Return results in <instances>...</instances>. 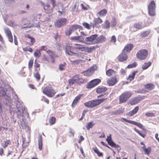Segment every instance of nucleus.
<instances>
[{
  "label": "nucleus",
  "mask_w": 159,
  "mask_h": 159,
  "mask_svg": "<svg viewBox=\"0 0 159 159\" xmlns=\"http://www.w3.org/2000/svg\"><path fill=\"white\" fill-rule=\"evenodd\" d=\"M93 22L94 24L93 25V27H98V25L102 22V20L100 18L98 17L94 19Z\"/></svg>",
  "instance_id": "5701e85b"
},
{
  "label": "nucleus",
  "mask_w": 159,
  "mask_h": 159,
  "mask_svg": "<svg viewBox=\"0 0 159 159\" xmlns=\"http://www.w3.org/2000/svg\"><path fill=\"white\" fill-rule=\"evenodd\" d=\"M143 99V98L141 96H138L130 99L129 102V104L132 105H135L139 103Z\"/></svg>",
  "instance_id": "f8f14e48"
},
{
  "label": "nucleus",
  "mask_w": 159,
  "mask_h": 159,
  "mask_svg": "<svg viewBox=\"0 0 159 159\" xmlns=\"http://www.w3.org/2000/svg\"><path fill=\"white\" fill-rule=\"evenodd\" d=\"M38 146L39 149L40 150H42L43 149V142L42 136L41 134L39 135Z\"/></svg>",
  "instance_id": "c756f323"
},
{
  "label": "nucleus",
  "mask_w": 159,
  "mask_h": 159,
  "mask_svg": "<svg viewBox=\"0 0 159 159\" xmlns=\"http://www.w3.org/2000/svg\"><path fill=\"white\" fill-rule=\"evenodd\" d=\"M139 107L138 106H137L135 107L132 110L128 112L126 114V115H127L129 117L132 116L135 114H136L139 111Z\"/></svg>",
  "instance_id": "6ab92c4d"
},
{
  "label": "nucleus",
  "mask_w": 159,
  "mask_h": 159,
  "mask_svg": "<svg viewBox=\"0 0 159 159\" xmlns=\"http://www.w3.org/2000/svg\"><path fill=\"white\" fill-rule=\"evenodd\" d=\"M145 153L149 155L150 154L151 151V148L150 147H148L147 148H144V150L143 151Z\"/></svg>",
  "instance_id": "79ce46f5"
},
{
  "label": "nucleus",
  "mask_w": 159,
  "mask_h": 159,
  "mask_svg": "<svg viewBox=\"0 0 159 159\" xmlns=\"http://www.w3.org/2000/svg\"><path fill=\"white\" fill-rule=\"evenodd\" d=\"M42 60L48 62L49 61L48 58L45 55H43L42 57Z\"/></svg>",
  "instance_id": "052dcab7"
},
{
  "label": "nucleus",
  "mask_w": 159,
  "mask_h": 159,
  "mask_svg": "<svg viewBox=\"0 0 159 159\" xmlns=\"http://www.w3.org/2000/svg\"><path fill=\"white\" fill-rule=\"evenodd\" d=\"M155 88V85L152 83L147 84L144 85V88L147 90V92L153 90Z\"/></svg>",
  "instance_id": "412c9836"
},
{
  "label": "nucleus",
  "mask_w": 159,
  "mask_h": 159,
  "mask_svg": "<svg viewBox=\"0 0 159 159\" xmlns=\"http://www.w3.org/2000/svg\"><path fill=\"white\" fill-rule=\"evenodd\" d=\"M86 82L85 79L80 77L79 75H76L74 76L72 79H70L69 81V84L72 85L75 83L79 85L84 84Z\"/></svg>",
  "instance_id": "20e7f679"
},
{
  "label": "nucleus",
  "mask_w": 159,
  "mask_h": 159,
  "mask_svg": "<svg viewBox=\"0 0 159 159\" xmlns=\"http://www.w3.org/2000/svg\"><path fill=\"white\" fill-rule=\"evenodd\" d=\"M41 55V53L39 51L36 50L34 52V56L37 58H39Z\"/></svg>",
  "instance_id": "c03bdc74"
},
{
  "label": "nucleus",
  "mask_w": 159,
  "mask_h": 159,
  "mask_svg": "<svg viewBox=\"0 0 159 159\" xmlns=\"http://www.w3.org/2000/svg\"><path fill=\"white\" fill-rule=\"evenodd\" d=\"M25 37L27 41H29L30 42L27 43L30 46H32L35 42V38L31 36L30 34H26L25 36Z\"/></svg>",
  "instance_id": "dca6fc26"
},
{
  "label": "nucleus",
  "mask_w": 159,
  "mask_h": 159,
  "mask_svg": "<svg viewBox=\"0 0 159 159\" xmlns=\"http://www.w3.org/2000/svg\"><path fill=\"white\" fill-rule=\"evenodd\" d=\"M116 41V38L115 35L112 36L111 38L110 42L111 43H115Z\"/></svg>",
  "instance_id": "6e6d98bb"
},
{
  "label": "nucleus",
  "mask_w": 159,
  "mask_h": 159,
  "mask_svg": "<svg viewBox=\"0 0 159 159\" xmlns=\"http://www.w3.org/2000/svg\"><path fill=\"white\" fill-rule=\"evenodd\" d=\"M138 72V70L134 71L132 72L131 74L129 75L127 78L128 80H129V81H131L133 80L135 76V75L136 73H137Z\"/></svg>",
  "instance_id": "2f4dec72"
},
{
  "label": "nucleus",
  "mask_w": 159,
  "mask_h": 159,
  "mask_svg": "<svg viewBox=\"0 0 159 159\" xmlns=\"http://www.w3.org/2000/svg\"><path fill=\"white\" fill-rule=\"evenodd\" d=\"M74 47L73 46L70 45H66V46L65 51L66 54L70 55H75L79 58H83L84 54L83 53H80L79 54L74 52L75 50Z\"/></svg>",
  "instance_id": "39448f33"
},
{
  "label": "nucleus",
  "mask_w": 159,
  "mask_h": 159,
  "mask_svg": "<svg viewBox=\"0 0 159 159\" xmlns=\"http://www.w3.org/2000/svg\"><path fill=\"white\" fill-rule=\"evenodd\" d=\"M101 143L103 146L107 147V148H110V149H111V148L110 147H109L107 144H106V143H104V142H102V141H101Z\"/></svg>",
  "instance_id": "680f3d73"
},
{
  "label": "nucleus",
  "mask_w": 159,
  "mask_h": 159,
  "mask_svg": "<svg viewBox=\"0 0 159 159\" xmlns=\"http://www.w3.org/2000/svg\"><path fill=\"white\" fill-rule=\"evenodd\" d=\"M70 61L71 63V64L72 65H77L80 63L82 61V60L80 59L74 61L70 60Z\"/></svg>",
  "instance_id": "ea45409f"
},
{
  "label": "nucleus",
  "mask_w": 159,
  "mask_h": 159,
  "mask_svg": "<svg viewBox=\"0 0 159 159\" xmlns=\"http://www.w3.org/2000/svg\"><path fill=\"white\" fill-rule=\"evenodd\" d=\"M120 120L121 121L123 122L125 121L126 122L129 123L131 124H132L135 125L137 126L139 128L143 129H144V128H143L144 126L140 123L137 122H136L135 121H134L133 120H128L125 118H123V117H122L120 118Z\"/></svg>",
  "instance_id": "9b49d317"
},
{
  "label": "nucleus",
  "mask_w": 159,
  "mask_h": 159,
  "mask_svg": "<svg viewBox=\"0 0 159 159\" xmlns=\"http://www.w3.org/2000/svg\"><path fill=\"white\" fill-rule=\"evenodd\" d=\"M98 35L97 34H94L91 35L90 36L87 37L85 39V40L87 42H92L95 39L97 38Z\"/></svg>",
  "instance_id": "b1692460"
},
{
  "label": "nucleus",
  "mask_w": 159,
  "mask_h": 159,
  "mask_svg": "<svg viewBox=\"0 0 159 159\" xmlns=\"http://www.w3.org/2000/svg\"><path fill=\"white\" fill-rule=\"evenodd\" d=\"M35 77L37 79V80L39 81L40 79V75L39 73V72H36V73L35 74Z\"/></svg>",
  "instance_id": "4d7b16f0"
},
{
  "label": "nucleus",
  "mask_w": 159,
  "mask_h": 159,
  "mask_svg": "<svg viewBox=\"0 0 159 159\" xmlns=\"http://www.w3.org/2000/svg\"><path fill=\"white\" fill-rule=\"evenodd\" d=\"M110 23L108 20H106L104 23L103 27L104 29H108L110 28Z\"/></svg>",
  "instance_id": "58836bf2"
},
{
  "label": "nucleus",
  "mask_w": 159,
  "mask_h": 159,
  "mask_svg": "<svg viewBox=\"0 0 159 159\" xmlns=\"http://www.w3.org/2000/svg\"><path fill=\"white\" fill-rule=\"evenodd\" d=\"M11 143V142L10 140H7L3 142V143L2 144V145L4 148H5L8 147V145H10Z\"/></svg>",
  "instance_id": "473e14b6"
},
{
  "label": "nucleus",
  "mask_w": 159,
  "mask_h": 159,
  "mask_svg": "<svg viewBox=\"0 0 159 159\" xmlns=\"http://www.w3.org/2000/svg\"><path fill=\"white\" fill-rule=\"evenodd\" d=\"M142 23L141 22L135 23L133 25L134 28L136 29L135 31L141 29L143 28Z\"/></svg>",
  "instance_id": "bb28decb"
},
{
  "label": "nucleus",
  "mask_w": 159,
  "mask_h": 159,
  "mask_svg": "<svg viewBox=\"0 0 159 159\" xmlns=\"http://www.w3.org/2000/svg\"><path fill=\"white\" fill-rule=\"evenodd\" d=\"M106 140L108 145L111 147L116 148H120V146L116 144L112 140L111 134L107 137Z\"/></svg>",
  "instance_id": "ddd939ff"
},
{
  "label": "nucleus",
  "mask_w": 159,
  "mask_h": 159,
  "mask_svg": "<svg viewBox=\"0 0 159 159\" xmlns=\"http://www.w3.org/2000/svg\"><path fill=\"white\" fill-rule=\"evenodd\" d=\"M66 65V62H64L63 64H61L59 65V69L60 70H65Z\"/></svg>",
  "instance_id": "a18cd8bd"
},
{
  "label": "nucleus",
  "mask_w": 159,
  "mask_h": 159,
  "mask_svg": "<svg viewBox=\"0 0 159 159\" xmlns=\"http://www.w3.org/2000/svg\"><path fill=\"white\" fill-rule=\"evenodd\" d=\"M118 82L117 76H113L109 79L107 81V83L110 86L114 85Z\"/></svg>",
  "instance_id": "2eb2a0df"
},
{
  "label": "nucleus",
  "mask_w": 159,
  "mask_h": 159,
  "mask_svg": "<svg viewBox=\"0 0 159 159\" xmlns=\"http://www.w3.org/2000/svg\"><path fill=\"white\" fill-rule=\"evenodd\" d=\"M117 72L111 69H109L106 71V75L108 77H111L112 76H117Z\"/></svg>",
  "instance_id": "f3484780"
},
{
  "label": "nucleus",
  "mask_w": 159,
  "mask_h": 159,
  "mask_svg": "<svg viewBox=\"0 0 159 159\" xmlns=\"http://www.w3.org/2000/svg\"><path fill=\"white\" fill-rule=\"evenodd\" d=\"M94 70L93 69V67H90L89 69H88L87 70L84 72V74L86 75L89 76L91 75V72H93Z\"/></svg>",
  "instance_id": "e433bc0d"
},
{
  "label": "nucleus",
  "mask_w": 159,
  "mask_h": 159,
  "mask_svg": "<svg viewBox=\"0 0 159 159\" xmlns=\"http://www.w3.org/2000/svg\"><path fill=\"white\" fill-rule=\"evenodd\" d=\"M111 26L112 27L115 26L117 25L116 19L115 18H113L112 20L111 21Z\"/></svg>",
  "instance_id": "49530a36"
},
{
  "label": "nucleus",
  "mask_w": 159,
  "mask_h": 159,
  "mask_svg": "<svg viewBox=\"0 0 159 159\" xmlns=\"http://www.w3.org/2000/svg\"><path fill=\"white\" fill-rule=\"evenodd\" d=\"M83 25L86 29L90 30L91 28V25H90L89 24L84 22L82 23Z\"/></svg>",
  "instance_id": "603ef678"
},
{
  "label": "nucleus",
  "mask_w": 159,
  "mask_h": 159,
  "mask_svg": "<svg viewBox=\"0 0 159 159\" xmlns=\"http://www.w3.org/2000/svg\"><path fill=\"white\" fill-rule=\"evenodd\" d=\"M36 60H35L34 64V66L35 68H38L40 66V64H39L38 62H36Z\"/></svg>",
  "instance_id": "0e129e2a"
},
{
  "label": "nucleus",
  "mask_w": 159,
  "mask_h": 159,
  "mask_svg": "<svg viewBox=\"0 0 159 159\" xmlns=\"http://www.w3.org/2000/svg\"><path fill=\"white\" fill-rule=\"evenodd\" d=\"M74 46L75 49H78L82 51H84L85 46L83 45L75 44Z\"/></svg>",
  "instance_id": "c85d7f7f"
},
{
  "label": "nucleus",
  "mask_w": 159,
  "mask_h": 159,
  "mask_svg": "<svg viewBox=\"0 0 159 159\" xmlns=\"http://www.w3.org/2000/svg\"><path fill=\"white\" fill-rule=\"evenodd\" d=\"M70 39L74 41H79L81 42H83L84 41V39L81 36L71 37Z\"/></svg>",
  "instance_id": "a878e982"
},
{
  "label": "nucleus",
  "mask_w": 159,
  "mask_h": 159,
  "mask_svg": "<svg viewBox=\"0 0 159 159\" xmlns=\"http://www.w3.org/2000/svg\"><path fill=\"white\" fill-rule=\"evenodd\" d=\"M42 101H44L45 102H46L47 104L49 103V100L46 97L44 96H42Z\"/></svg>",
  "instance_id": "bf43d9fd"
},
{
  "label": "nucleus",
  "mask_w": 159,
  "mask_h": 159,
  "mask_svg": "<svg viewBox=\"0 0 159 159\" xmlns=\"http://www.w3.org/2000/svg\"><path fill=\"white\" fill-rule=\"evenodd\" d=\"M83 95V94H80L78 95L73 100L72 103V106L75 107Z\"/></svg>",
  "instance_id": "aec40b11"
},
{
  "label": "nucleus",
  "mask_w": 159,
  "mask_h": 159,
  "mask_svg": "<svg viewBox=\"0 0 159 159\" xmlns=\"http://www.w3.org/2000/svg\"><path fill=\"white\" fill-rule=\"evenodd\" d=\"M41 5L43 7L45 12L47 14H52L54 8L56 5L55 0H48L46 4L40 1Z\"/></svg>",
  "instance_id": "f257e3e1"
},
{
  "label": "nucleus",
  "mask_w": 159,
  "mask_h": 159,
  "mask_svg": "<svg viewBox=\"0 0 159 159\" xmlns=\"http://www.w3.org/2000/svg\"><path fill=\"white\" fill-rule=\"evenodd\" d=\"M43 92L44 94L49 98L53 97L56 93L55 90L51 85L46 86L43 89Z\"/></svg>",
  "instance_id": "0eeeda50"
},
{
  "label": "nucleus",
  "mask_w": 159,
  "mask_h": 159,
  "mask_svg": "<svg viewBox=\"0 0 159 159\" xmlns=\"http://www.w3.org/2000/svg\"><path fill=\"white\" fill-rule=\"evenodd\" d=\"M56 121V119L55 117H52L50 118L49 123L50 125H51L55 123Z\"/></svg>",
  "instance_id": "a19ab883"
},
{
  "label": "nucleus",
  "mask_w": 159,
  "mask_h": 159,
  "mask_svg": "<svg viewBox=\"0 0 159 159\" xmlns=\"http://www.w3.org/2000/svg\"><path fill=\"white\" fill-rule=\"evenodd\" d=\"M78 29V25H73L70 28V30L69 31V34L68 35H70L72 31H74L75 30Z\"/></svg>",
  "instance_id": "f704fd0d"
},
{
  "label": "nucleus",
  "mask_w": 159,
  "mask_h": 159,
  "mask_svg": "<svg viewBox=\"0 0 159 159\" xmlns=\"http://www.w3.org/2000/svg\"><path fill=\"white\" fill-rule=\"evenodd\" d=\"M107 99V98H102L90 101L85 102L84 105L88 107H93L99 105Z\"/></svg>",
  "instance_id": "f03ea898"
},
{
  "label": "nucleus",
  "mask_w": 159,
  "mask_h": 159,
  "mask_svg": "<svg viewBox=\"0 0 159 159\" xmlns=\"http://www.w3.org/2000/svg\"><path fill=\"white\" fill-rule=\"evenodd\" d=\"M47 46H42L40 47V50L41 51H46L47 50Z\"/></svg>",
  "instance_id": "69168bd1"
},
{
  "label": "nucleus",
  "mask_w": 159,
  "mask_h": 159,
  "mask_svg": "<svg viewBox=\"0 0 159 159\" xmlns=\"http://www.w3.org/2000/svg\"><path fill=\"white\" fill-rule=\"evenodd\" d=\"M106 40V38L105 37L102 35H100L99 37L97 38L96 39V42L95 43H102L105 42Z\"/></svg>",
  "instance_id": "393cba45"
},
{
  "label": "nucleus",
  "mask_w": 159,
  "mask_h": 159,
  "mask_svg": "<svg viewBox=\"0 0 159 159\" xmlns=\"http://www.w3.org/2000/svg\"><path fill=\"white\" fill-rule=\"evenodd\" d=\"M5 32L7 36L12 35L10 29L8 28H6L5 29Z\"/></svg>",
  "instance_id": "5fc2aeb1"
},
{
  "label": "nucleus",
  "mask_w": 159,
  "mask_h": 159,
  "mask_svg": "<svg viewBox=\"0 0 159 159\" xmlns=\"http://www.w3.org/2000/svg\"><path fill=\"white\" fill-rule=\"evenodd\" d=\"M108 90V88L104 86H98L96 89V92L98 94L104 93Z\"/></svg>",
  "instance_id": "a211bd4d"
},
{
  "label": "nucleus",
  "mask_w": 159,
  "mask_h": 159,
  "mask_svg": "<svg viewBox=\"0 0 159 159\" xmlns=\"http://www.w3.org/2000/svg\"><path fill=\"white\" fill-rule=\"evenodd\" d=\"M94 125V124L93 123V122H90L87 124L86 127L88 130H89Z\"/></svg>",
  "instance_id": "de8ad7c7"
},
{
  "label": "nucleus",
  "mask_w": 159,
  "mask_h": 159,
  "mask_svg": "<svg viewBox=\"0 0 159 159\" xmlns=\"http://www.w3.org/2000/svg\"><path fill=\"white\" fill-rule=\"evenodd\" d=\"M99 47L98 45H96L90 48L85 47L84 51H86L88 53L91 52L93 50H95L96 48Z\"/></svg>",
  "instance_id": "cd10ccee"
},
{
  "label": "nucleus",
  "mask_w": 159,
  "mask_h": 159,
  "mask_svg": "<svg viewBox=\"0 0 159 159\" xmlns=\"http://www.w3.org/2000/svg\"><path fill=\"white\" fill-rule=\"evenodd\" d=\"M34 59L32 58L29 61L28 63V68L29 69H31L32 68L33 64Z\"/></svg>",
  "instance_id": "3c124183"
},
{
  "label": "nucleus",
  "mask_w": 159,
  "mask_h": 159,
  "mask_svg": "<svg viewBox=\"0 0 159 159\" xmlns=\"http://www.w3.org/2000/svg\"><path fill=\"white\" fill-rule=\"evenodd\" d=\"M116 112L118 113V114L123 113L124 112V110L122 109H119L117 110Z\"/></svg>",
  "instance_id": "338daca9"
},
{
  "label": "nucleus",
  "mask_w": 159,
  "mask_h": 159,
  "mask_svg": "<svg viewBox=\"0 0 159 159\" xmlns=\"http://www.w3.org/2000/svg\"><path fill=\"white\" fill-rule=\"evenodd\" d=\"M46 52L50 55L52 58H53V56L55 54L54 52L49 49L47 50Z\"/></svg>",
  "instance_id": "09e8293b"
},
{
  "label": "nucleus",
  "mask_w": 159,
  "mask_h": 159,
  "mask_svg": "<svg viewBox=\"0 0 159 159\" xmlns=\"http://www.w3.org/2000/svg\"><path fill=\"white\" fill-rule=\"evenodd\" d=\"M101 82V80L99 79H96L89 82L86 86L88 89H91L98 85Z\"/></svg>",
  "instance_id": "9d476101"
},
{
  "label": "nucleus",
  "mask_w": 159,
  "mask_h": 159,
  "mask_svg": "<svg viewBox=\"0 0 159 159\" xmlns=\"http://www.w3.org/2000/svg\"><path fill=\"white\" fill-rule=\"evenodd\" d=\"M148 52L146 49H142L139 50L136 54V57L140 60H144L148 57Z\"/></svg>",
  "instance_id": "423d86ee"
},
{
  "label": "nucleus",
  "mask_w": 159,
  "mask_h": 159,
  "mask_svg": "<svg viewBox=\"0 0 159 159\" xmlns=\"http://www.w3.org/2000/svg\"><path fill=\"white\" fill-rule=\"evenodd\" d=\"M7 37H8L9 41L11 42H12L13 41V39L12 35H10L7 36Z\"/></svg>",
  "instance_id": "e2e57ef3"
},
{
  "label": "nucleus",
  "mask_w": 159,
  "mask_h": 159,
  "mask_svg": "<svg viewBox=\"0 0 159 159\" xmlns=\"http://www.w3.org/2000/svg\"><path fill=\"white\" fill-rule=\"evenodd\" d=\"M151 64L152 63L150 61L145 62L142 65V68L143 70H146L150 66Z\"/></svg>",
  "instance_id": "72a5a7b5"
},
{
  "label": "nucleus",
  "mask_w": 159,
  "mask_h": 159,
  "mask_svg": "<svg viewBox=\"0 0 159 159\" xmlns=\"http://www.w3.org/2000/svg\"><path fill=\"white\" fill-rule=\"evenodd\" d=\"M94 152L96 154H97L98 156L99 157H102L103 154L102 153L100 152L97 148L95 147L93 148Z\"/></svg>",
  "instance_id": "4c0bfd02"
},
{
  "label": "nucleus",
  "mask_w": 159,
  "mask_h": 159,
  "mask_svg": "<svg viewBox=\"0 0 159 159\" xmlns=\"http://www.w3.org/2000/svg\"><path fill=\"white\" fill-rule=\"evenodd\" d=\"M128 55L125 52L122 51L121 53L118 56L117 58L120 62H123L127 60Z\"/></svg>",
  "instance_id": "4468645a"
},
{
  "label": "nucleus",
  "mask_w": 159,
  "mask_h": 159,
  "mask_svg": "<svg viewBox=\"0 0 159 159\" xmlns=\"http://www.w3.org/2000/svg\"><path fill=\"white\" fill-rule=\"evenodd\" d=\"M67 19L64 18H60L57 20L54 23L55 27L61 28L62 26L66 25V24Z\"/></svg>",
  "instance_id": "1a4fd4ad"
},
{
  "label": "nucleus",
  "mask_w": 159,
  "mask_h": 159,
  "mask_svg": "<svg viewBox=\"0 0 159 159\" xmlns=\"http://www.w3.org/2000/svg\"><path fill=\"white\" fill-rule=\"evenodd\" d=\"M134 130L136 133H138L140 136L143 138H144L146 136L147 134L146 132H140L136 128H134Z\"/></svg>",
  "instance_id": "c9c22d12"
},
{
  "label": "nucleus",
  "mask_w": 159,
  "mask_h": 159,
  "mask_svg": "<svg viewBox=\"0 0 159 159\" xmlns=\"http://www.w3.org/2000/svg\"><path fill=\"white\" fill-rule=\"evenodd\" d=\"M84 140V138L82 136H81L78 141V143H80L81 142Z\"/></svg>",
  "instance_id": "774afa93"
},
{
  "label": "nucleus",
  "mask_w": 159,
  "mask_h": 159,
  "mask_svg": "<svg viewBox=\"0 0 159 159\" xmlns=\"http://www.w3.org/2000/svg\"><path fill=\"white\" fill-rule=\"evenodd\" d=\"M155 3L153 1L151 2L148 6V12L149 15L152 16L155 15Z\"/></svg>",
  "instance_id": "6e6552de"
},
{
  "label": "nucleus",
  "mask_w": 159,
  "mask_h": 159,
  "mask_svg": "<svg viewBox=\"0 0 159 159\" xmlns=\"http://www.w3.org/2000/svg\"><path fill=\"white\" fill-rule=\"evenodd\" d=\"M107 13V11L106 9H103L98 12V14L100 16H105Z\"/></svg>",
  "instance_id": "37998d69"
},
{
  "label": "nucleus",
  "mask_w": 159,
  "mask_h": 159,
  "mask_svg": "<svg viewBox=\"0 0 159 159\" xmlns=\"http://www.w3.org/2000/svg\"><path fill=\"white\" fill-rule=\"evenodd\" d=\"M134 47V45L132 43H129L126 45L124 48L122 50L124 52L126 51V52H129L133 49Z\"/></svg>",
  "instance_id": "4be33fe9"
},
{
  "label": "nucleus",
  "mask_w": 159,
  "mask_h": 159,
  "mask_svg": "<svg viewBox=\"0 0 159 159\" xmlns=\"http://www.w3.org/2000/svg\"><path fill=\"white\" fill-rule=\"evenodd\" d=\"M145 115L148 117H152L155 116L154 113L151 112H147L145 114Z\"/></svg>",
  "instance_id": "13d9d810"
},
{
  "label": "nucleus",
  "mask_w": 159,
  "mask_h": 159,
  "mask_svg": "<svg viewBox=\"0 0 159 159\" xmlns=\"http://www.w3.org/2000/svg\"><path fill=\"white\" fill-rule=\"evenodd\" d=\"M137 65V63L136 62H134L133 63L127 66V68H131L136 67Z\"/></svg>",
  "instance_id": "864d4df0"
},
{
  "label": "nucleus",
  "mask_w": 159,
  "mask_h": 159,
  "mask_svg": "<svg viewBox=\"0 0 159 159\" xmlns=\"http://www.w3.org/2000/svg\"><path fill=\"white\" fill-rule=\"evenodd\" d=\"M151 32L150 30L144 31L141 32L140 33V36L142 38H144L148 36Z\"/></svg>",
  "instance_id": "7c9ffc66"
},
{
  "label": "nucleus",
  "mask_w": 159,
  "mask_h": 159,
  "mask_svg": "<svg viewBox=\"0 0 159 159\" xmlns=\"http://www.w3.org/2000/svg\"><path fill=\"white\" fill-rule=\"evenodd\" d=\"M23 50L24 52L29 51L30 52H32L33 49L30 47H27L23 48Z\"/></svg>",
  "instance_id": "8fccbe9b"
},
{
  "label": "nucleus",
  "mask_w": 159,
  "mask_h": 159,
  "mask_svg": "<svg viewBox=\"0 0 159 159\" xmlns=\"http://www.w3.org/2000/svg\"><path fill=\"white\" fill-rule=\"evenodd\" d=\"M133 93L130 91L123 92L119 96V103L122 104L127 102L132 96Z\"/></svg>",
  "instance_id": "7ed1b4c3"
}]
</instances>
